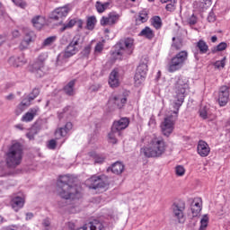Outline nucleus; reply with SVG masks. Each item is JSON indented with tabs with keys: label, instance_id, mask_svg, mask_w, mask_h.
I'll return each mask as SVG.
<instances>
[{
	"label": "nucleus",
	"instance_id": "1",
	"mask_svg": "<svg viewBox=\"0 0 230 230\" xmlns=\"http://www.w3.org/2000/svg\"><path fill=\"white\" fill-rule=\"evenodd\" d=\"M58 188L59 197L65 200H80L82 199L80 187L75 184V178L69 174L59 176Z\"/></svg>",
	"mask_w": 230,
	"mask_h": 230
},
{
	"label": "nucleus",
	"instance_id": "2",
	"mask_svg": "<svg viewBox=\"0 0 230 230\" xmlns=\"http://www.w3.org/2000/svg\"><path fill=\"white\" fill-rule=\"evenodd\" d=\"M140 152L147 158L162 157L166 152V142L163 137H154L150 140L149 146L142 147Z\"/></svg>",
	"mask_w": 230,
	"mask_h": 230
},
{
	"label": "nucleus",
	"instance_id": "3",
	"mask_svg": "<svg viewBox=\"0 0 230 230\" xmlns=\"http://www.w3.org/2000/svg\"><path fill=\"white\" fill-rule=\"evenodd\" d=\"M24 152L21 143L13 144L5 154V164L7 168L15 169L22 163Z\"/></svg>",
	"mask_w": 230,
	"mask_h": 230
},
{
	"label": "nucleus",
	"instance_id": "4",
	"mask_svg": "<svg viewBox=\"0 0 230 230\" xmlns=\"http://www.w3.org/2000/svg\"><path fill=\"white\" fill-rule=\"evenodd\" d=\"M82 36L80 34H76L68 44V46L65 49L64 52H61L56 60V66H64L67 62L68 58L76 55L80 49H78L79 44H82Z\"/></svg>",
	"mask_w": 230,
	"mask_h": 230
},
{
	"label": "nucleus",
	"instance_id": "5",
	"mask_svg": "<svg viewBox=\"0 0 230 230\" xmlns=\"http://www.w3.org/2000/svg\"><path fill=\"white\" fill-rule=\"evenodd\" d=\"M173 91L175 93L176 105L181 107L184 103V98L188 95L190 91V84L184 77H178L174 83Z\"/></svg>",
	"mask_w": 230,
	"mask_h": 230
},
{
	"label": "nucleus",
	"instance_id": "6",
	"mask_svg": "<svg viewBox=\"0 0 230 230\" xmlns=\"http://www.w3.org/2000/svg\"><path fill=\"white\" fill-rule=\"evenodd\" d=\"M186 60H188V51L181 50L176 53L168 63V73H175V71L182 69L184 64H186Z\"/></svg>",
	"mask_w": 230,
	"mask_h": 230
},
{
	"label": "nucleus",
	"instance_id": "7",
	"mask_svg": "<svg viewBox=\"0 0 230 230\" xmlns=\"http://www.w3.org/2000/svg\"><path fill=\"white\" fill-rule=\"evenodd\" d=\"M86 182L90 190H103L110 184L109 176L104 174L92 176Z\"/></svg>",
	"mask_w": 230,
	"mask_h": 230
},
{
	"label": "nucleus",
	"instance_id": "8",
	"mask_svg": "<svg viewBox=\"0 0 230 230\" xmlns=\"http://www.w3.org/2000/svg\"><path fill=\"white\" fill-rule=\"evenodd\" d=\"M178 118V111H173L171 115L164 118V122H162L161 124V128L164 136H166V137H168L172 134V132H173V127Z\"/></svg>",
	"mask_w": 230,
	"mask_h": 230
},
{
	"label": "nucleus",
	"instance_id": "9",
	"mask_svg": "<svg viewBox=\"0 0 230 230\" xmlns=\"http://www.w3.org/2000/svg\"><path fill=\"white\" fill-rule=\"evenodd\" d=\"M172 216L178 219L179 224H184V210L186 209V202L184 200H178L172 206Z\"/></svg>",
	"mask_w": 230,
	"mask_h": 230
},
{
	"label": "nucleus",
	"instance_id": "10",
	"mask_svg": "<svg viewBox=\"0 0 230 230\" xmlns=\"http://www.w3.org/2000/svg\"><path fill=\"white\" fill-rule=\"evenodd\" d=\"M121 15L116 12H111L108 16H102L101 19V26H114L119 22Z\"/></svg>",
	"mask_w": 230,
	"mask_h": 230
},
{
	"label": "nucleus",
	"instance_id": "11",
	"mask_svg": "<svg viewBox=\"0 0 230 230\" xmlns=\"http://www.w3.org/2000/svg\"><path fill=\"white\" fill-rule=\"evenodd\" d=\"M69 12H71V9H69V6L67 5L58 7L50 13L49 19L52 21H60V19L67 17Z\"/></svg>",
	"mask_w": 230,
	"mask_h": 230
},
{
	"label": "nucleus",
	"instance_id": "12",
	"mask_svg": "<svg viewBox=\"0 0 230 230\" xmlns=\"http://www.w3.org/2000/svg\"><path fill=\"white\" fill-rule=\"evenodd\" d=\"M229 91L230 88L227 85H223L219 88L218 103L220 107H226L229 103Z\"/></svg>",
	"mask_w": 230,
	"mask_h": 230
},
{
	"label": "nucleus",
	"instance_id": "13",
	"mask_svg": "<svg viewBox=\"0 0 230 230\" xmlns=\"http://www.w3.org/2000/svg\"><path fill=\"white\" fill-rule=\"evenodd\" d=\"M128 125H130V120L128 119V118L124 117L119 120H115L112 123L111 128L113 129V131L118 133V136H121V130H125V128H127Z\"/></svg>",
	"mask_w": 230,
	"mask_h": 230
},
{
	"label": "nucleus",
	"instance_id": "14",
	"mask_svg": "<svg viewBox=\"0 0 230 230\" xmlns=\"http://www.w3.org/2000/svg\"><path fill=\"white\" fill-rule=\"evenodd\" d=\"M29 70L33 73L37 78H42L44 76V65L35 60L30 66Z\"/></svg>",
	"mask_w": 230,
	"mask_h": 230
},
{
	"label": "nucleus",
	"instance_id": "15",
	"mask_svg": "<svg viewBox=\"0 0 230 230\" xmlns=\"http://www.w3.org/2000/svg\"><path fill=\"white\" fill-rule=\"evenodd\" d=\"M109 103L117 107V109H123L127 104V96L114 95L110 97Z\"/></svg>",
	"mask_w": 230,
	"mask_h": 230
},
{
	"label": "nucleus",
	"instance_id": "16",
	"mask_svg": "<svg viewBox=\"0 0 230 230\" xmlns=\"http://www.w3.org/2000/svg\"><path fill=\"white\" fill-rule=\"evenodd\" d=\"M78 230H105L103 224L98 219H93L88 224H85L83 227L78 228Z\"/></svg>",
	"mask_w": 230,
	"mask_h": 230
},
{
	"label": "nucleus",
	"instance_id": "17",
	"mask_svg": "<svg viewBox=\"0 0 230 230\" xmlns=\"http://www.w3.org/2000/svg\"><path fill=\"white\" fill-rule=\"evenodd\" d=\"M197 150L200 157H208L209 155V152H211V148H209V145H208L204 140L199 141Z\"/></svg>",
	"mask_w": 230,
	"mask_h": 230
},
{
	"label": "nucleus",
	"instance_id": "18",
	"mask_svg": "<svg viewBox=\"0 0 230 230\" xmlns=\"http://www.w3.org/2000/svg\"><path fill=\"white\" fill-rule=\"evenodd\" d=\"M125 171V164L123 163L117 161L107 168V172H111L115 175H121Z\"/></svg>",
	"mask_w": 230,
	"mask_h": 230
},
{
	"label": "nucleus",
	"instance_id": "19",
	"mask_svg": "<svg viewBox=\"0 0 230 230\" xmlns=\"http://www.w3.org/2000/svg\"><path fill=\"white\" fill-rule=\"evenodd\" d=\"M40 111V108L39 106H35L33 108H31L28 112H26L22 118V121H25L26 123H30V121H33L34 118L37 116V112Z\"/></svg>",
	"mask_w": 230,
	"mask_h": 230
},
{
	"label": "nucleus",
	"instance_id": "20",
	"mask_svg": "<svg viewBox=\"0 0 230 230\" xmlns=\"http://www.w3.org/2000/svg\"><path fill=\"white\" fill-rule=\"evenodd\" d=\"M119 73L118 72V70L113 69L111 74H110V77H109V85L110 87H112V89L116 88V87H119Z\"/></svg>",
	"mask_w": 230,
	"mask_h": 230
},
{
	"label": "nucleus",
	"instance_id": "21",
	"mask_svg": "<svg viewBox=\"0 0 230 230\" xmlns=\"http://www.w3.org/2000/svg\"><path fill=\"white\" fill-rule=\"evenodd\" d=\"M26 62V58H24V55H21L19 57H11L8 59L9 66H13V67H21V66H24Z\"/></svg>",
	"mask_w": 230,
	"mask_h": 230
},
{
	"label": "nucleus",
	"instance_id": "22",
	"mask_svg": "<svg viewBox=\"0 0 230 230\" xmlns=\"http://www.w3.org/2000/svg\"><path fill=\"white\" fill-rule=\"evenodd\" d=\"M11 206L14 211H19L22 208H24V198L15 196L11 199Z\"/></svg>",
	"mask_w": 230,
	"mask_h": 230
},
{
	"label": "nucleus",
	"instance_id": "23",
	"mask_svg": "<svg viewBox=\"0 0 230 230\" xmlns=\"http://www.w3.org/2000/svg\"><path fill=\"white\" fill-rule=\"evenodd\" d=\"M41 125H42V121H36L31 130L26 134V137H28V139L30 140L35 139V135H37L38 132L42 129Z\"/></svg>",
	"mask_w": 230,
	"mask_h": 230
},
{
	"label": "nucleus",
	"instance_id": "24",
	"mask_svg": "<svg viewBox=\"0 0 230 230\" xmlns=\"http://www.w3.org/2000/svg\"><path fill=\"white\" fill-rule=\"evenodd\" d=\"M30 105H31V103H30V101L23 98L15 109L14 112L16 116H20V114H22V112H24V111H26V109H28Z\"/></svg>",
	"mask_w": 230,
	"mask_h": 230
},
{
	"label": "nucleus",
	"instance_id": "25",
	"mask_svg": "<svg viewBox=\"0 0 230 230\" xmlns=\"http://www.w3.org/2000/svg\"><path fill=\"white\" fill-rule=\"evenodd\" d=\"M147 71H148V57H145L140 61V64L137 67L136 72L146 75Z\"/></svg>",
	"mask_w": 230,
	"mask_h": 230
},
{
	"label": "nucleus",
	"instance_id": "26",
	"mask_svg": "<svg viewBox=\"0 0 230 230\" xmlns=\"http://www.w3.org/2000/svg\"><path fill=\"white\" fill-rule=\"evenodd\" d=\"M76 80H71L63 88L64 93L66 96H75V84Z\"/></svg>",
	"mask_w": 230,
	"mask_h": 230
},
{
	"label": "nucleus",
	"instance_id": "27",
	"mask_svg": "<svg viewBox=\"0 0 230 230\" xmlns=\"http://www.w3.org/2000/svg\"><path fill=\"white\" fill-rule=\"evenodd\" d=\"M111 4H112V0H108L105 3L97 1L95 3V8H96L98 13H103V12H105V10H108L109 6H111Z\"/></svg>",
	"mask_w": 230,
	"mask_h": 230
},
{
	"label": "nucleus",
	"instance_id": "28",
	"mask_svg": "<svg viewBox=\"0 0 230 230\" xmlns=\"http://www.w3.org/2000/svg\"><path fill=\"white\" fill-rule=\"evenodd\" d=\"M138 37H145L147 40H152L155 37V33L150 27L146 26L139 32Z\"/></svg>",
	"mask_w": 230,
	"mask_h": 230
},
{
	"label": "nucleus",
	"instance_id": "29",
	"mask_svg": "<svg viewBox=\"0 0 230 230\" xmlns=\"http://www.w3.org/2000/svg\"><path fill=\"white\" fill-rule=\"evenodd\" d=\"M73 128V123L66 122L64 128H60L56 131V136H60V137H66L67 136V132Z\"/></svg>",
	"mask_w": 230,
	"mask_h": 230
},
{
	"label": "nucleus",
	"instance_id": "30",
	"mask_svg": "<svg viewBox=\"0 0 230 230\" xmlns=\"http://www.w3.org/2000/svg\"><path fill=\"white\" fill-rule=\"evenodd\" d=\"M196 48H198L200 55H206V53L209 51V46H208V43H206V41L203 40H199L197 42Z\"/></svg>",
	"mask_w": 230,
	"mask_h": 230
},
{
	"label": "nucleus",
	"instance_id": "31",
	"mask_svg": "<svg viewBox=\"0 0 230 230\" xmlns=\"http://www.w3.org/2000/svg\"><path fill=\"white\" fill-rule=\"evenodd\" d=\"M31 22L34 28H37V30H41L42 26H44V18H42L40 15L34 16Z\"/></svg>",
	"mask_w": 230,
	"mask_h": 230
},
{
	"label": "nucleus",
	"instance_id": "32",
	"mask_svg": "<svg viewBox=\"0 0 230 230\" xmlns=\"http://www.w3.org/2000/svg\"><path fill=\"white\" fill-rule=\"evenodd\" d=\"M76 26V18L68 19L67 23H63L62 27L59 29V31L64 32L66 30H71V28Z\"/></svg>",
	"mask_w": 230,
	"mask_h": 230
},
{
	"label": "nucleus",
	"instance_id": "33",
	"mask_svg": "<svg viewBox=\"0 0 230 230\" xmlns=\"http://www.w3.org/2000/svg\"><path fill=\"white\" fill-rule=\"evenodd\" d=\"M145 78H146V75L140 74L139 72L135 73L134 80L137 87H139L145 82Z\"/></svg>",
	"mask_w": 230,
	"mask_h": 230
},
{
	"label": "nucleus",
	"instance_id": "34",
	"mask_svg": "<svg viewBox=\"0 0 230 230\" xmlns=\"http://www.w3.org/2000/svg\"><path fill=\"white\" fill-rule=\"evenodd\" d=\"M39 94H40V90L39 88H34L31 93L24 98L29 102V103H31Z\"/></svg>",
	"mask_w": 230,
	"mask_h": 230
},
{
	"label": "nucleus",
	"instance_id": "35",
	"mask_svg": "<svg viewBox=\"0 0 230 230\" xmlns=\"http://www.w3.org/2000/svg\"><path fill=\"white\" fill-rule=\"evenodd\" d=\"M116 136H118V132L113 131V129L111 128V131L108 134V142L111 145H118V138L116 137Z\"/></svg>",
	"mask_w": 230,
	"mask_h": 230
},
{
	"label": "nucleus",
	"instance_id": "36",
	"mask_svg": "<svg viewBox=\"0 0 230 230\" xmlns=\"http://www.w3.org/2000/svg\"><path fill=\"white\" fill-rule=\"evenodd\" d=\"M171 48L172 49H175L176 51L182 49V40H181V39H176L175 37H173Z\"/></svg>",
	"mask_w": 230,
	"mask_h": 230
},
{
	"label": "nucleus",
	"instance_id": "37",
	"mask_svg": "<svg viewBox=\"0 0 230 230\" xmlns=\"http://www.w3.org/2000/svg\"><path fill=\"white\" fill-rule=\"evenodd\" d=\"M96 26V16H90L86 21V30L93 31Z\"/></svg>",
	"mask_w": 230,
	"mask_h": 230
},
{
	"label": "nucleus",
	"instance_id": "38",
	"mask_svg": "<svg viewBox=\"0 0 230 230\" xmlns=\"http://www.w3.org/2000/svg\"><path fill=\"white\" fill-rule=\"evenodd\" d=\"M152 24L155 30H161L163 28V21L160 16H154L152 18Z\"/></svg>",
	"mask_w": 230,
	"mask_h": 230
},
{
	"label": "nucleus",
	"instance_id": "39",
	"mask_svg": "<svg viewBox=\"0 0 230 230\" xmlns=\"http://www.w3.org/2000/svg\"><path fill=\"white\" fill-rule=\"evenodd\" d=\"M90 156L93 157L94 163L97 164H102L105 162V157L96 155L94 152L90 153Z\"/></svg>",
	"mask_w": 230,
	"mask_h": 230
},
{
	"label": "nucleus",
	"instance_id": "40",
	"mask_svg": "<svg viewBox=\"0 0 230 230\" xmlns=\"http://www.w3.org/2000/svg\"><path fill=\"white\" fill-rule=\"evenodd\" d=\"M36 37L35 32L29 31L25 34L23 40L27 41L29 44H31V42H35Z\"/></svg>",
	"mask_w": 230,
	"mask_h": 230
},
{
	"label": "nucleus",
	"instance_id": "41",
	"mask_svg": "<svg viewBox=\"0 0 230 230\" xmlns=\"http://www.w3.org/2000/svg\"><path fill=\"white\" fill-rule=\"evenodd\" d=\"M226 49H227V43L221 42L217 46H216L212 49V53H214V54L218 53V51H224Z\"/></svg>",
	"mask_w": 230,
	"mask_h": 230
},
{
	"label": "nucleus",
	"instance_id": "42",
	"mask_svg": "<svg viewBox=\"0 0 230 230\" xmlns=\"http://www.w3.org/2000/svg\"><path fill=\"white\" fill-rule=\"evenodd\" d=\"M55 40H57V36H50L44 40L41 46L42 48H46L47 46H51L55 42Z\"/></svg>",
	"mask_w": 230,
	"mask_h": 230
},
{
	"label": "nucleus",
	"instance_id": "43",
	"mask_svg": "<svg viewBox=\"0 0 230 230\" xmlns=\"http://www.w3.org/2000/svg\"><path fill=\"white\" fill-rule=\"evenodd\" d=\"M208 222H209V217L208 215H204L200 220V226L199 230H206V227H208Z\"/></svg>",
	"mask_w": 230,
	"mask_h": 230
},
{
	"label": "nucleus",
	"instance_id": "44",
	"mask_svg": "<svg viewBox=\"0 0 230 230\" xmlns=\"http://www.w3.org/2000/svg\"><path fill=\"white\" fill-rule=\"evenodd\" d=\"M103 48H105V40H102V41L97 42L94 48V52L102 53L103 51Z\"/></svg>",
	"mask_w": 230,
	"mask_h": 230
},
{
	"label": "nucleus",
	"instance_id": "45",
	"mask_svg": "<svg viewBox=\"0 0 230 230\" xmlns=\"http://www.w3.org/2000/svg\"><path fill=\"white\" fill-rule=\"evenodd\" d=\"M125 51V46H123V43L119 42L115 45V55H123Z\"/></svg>",
	"mask_w": 230,
	"mask_h": 230
},
{
	"label": "nucleus",
	"instance_id": "46",
	"mask_svg": "<svg viewBox=\"0 0 230 230\" xmlns=\"http://www.w3.org/2000/svg\"><path fill=\"white\" fill-rule=\"evenodd\" d=\"M124 46H125L126 49H134V39L127 38L124 40Z\"/></svg>",
	"mask_w": 230,
	"mask_h": 230
},
{
	"label": "nucleus",
	"instance_id": "47",
	"mask_svg": "<svg viewBox=\"0 0 230 230\" xmlns=\"http://www.w3.org/2000/svg\"><path fill=\"white\" fill-rule=\"evenodd\" d=\"M48 60V53L44 52L39 55L36 61L40 64H42L43 66H45V62Z\"/></svg>",
	"mask_w": 230,
	"mask_h": 230
},
{
	"label": "nucleus",
	"instance_id": "48",
	"mask_svg": "<svg viewBox=\"0 0 230 230\" xmlns=\"http://www.w3.org/2000/svg\"><path fill=\"white\" fill-rule=\"evenodd\" d=\"M13 3L15 4V6H18V8H22L24 10L26 6H28V3L24 0H12Z\"/></svg>",
	"mask_w": 230,
	"mask_h": 230
},
{
	"label": "nucleus",
	"instance_id": "49",
	"mask_svg": "<svg viewBox=\"0 0 230 230\" xmlns=\"http://www.w3.org/2000/svg\"><path fill=\"white\" fill-rule=\"evenodd\" d=\"M137 20L140 21V22H146V21H148V13H146V11H141Z\"/></svg>",
	"mask_w": 230,
	"mask_h": 230
},
{
	"label": "nucleus",
	"instance_id": "50",
	"mask_svg": "<svg viewBox=\"0 0 230 230\" xmlns=\"http://www.w3.org/2000/svg\"><path fill=\"white\" fill-rule=\"evenodd\" d=\"M83 58H89V55H91V45H87L84 47L83 51L81 52Z\"/></svg>",
	"mask_w": 230,
	"mask_h": 230
},
{
	"label": "nucleus",
	"instance_id": "51",
	"mask_svg": "<svg viewBox=\"0 0 230 230\" xmlns=\"http://www.w3.org/2000/svg\"><path fill=\"white\" fill-rule=\"evenodd\" d=\"M175 173L178 177H182V175L186 173V169H184V166L182 165H178L175 167Z\"/></svg>",
	"mask_w": 230,
	"mask_h": 230
},
{
	"label": "nucleus",
	"instance_id": "52",
	"mask_svg": "<svg viewBox=\"0 0 230 230\" xmlns=\"http://www.w3.org/2000/svg\"><path fill=\"white\" fill-rule=\"evenodd\" d=\"M177 4V0H173L170 4H167L165 6V10L167 12H175V4Z\"/></svg>",
	"mask_w": 230,
	"mask_h": 230
},
{
	"label": "nucleus",
	"instance_id": "53",
	"mask_svg": "<svg viewBox=\"0 0 230 230\" xmlns=\"http://www.w3.org/2000/svg\"><path fill=\"white\" fill-rule=\"evenodd\" d=\"M215 67L217 69H220V67H226V58H224L222 60H217L214 63Z\"/></svg>",
	"mask_w": 230,
	"mask_h": 230
},
{
	"label": "nucleus",
	"instance_id": "54",
	"mask_svg": "<svg viewBox=\"0 0 230 230\" xmlns=\"http://www.w3.org/2000/svg\"><path fill=\"white\" fill-rule=\"evenodd\" d=\"M199 116L202 119H208V108L203 107L199 110Z\"/></svg>",
	"mask_w": 230,
	"mask_h": 230
},
{
	"label": "nucleus",
	"instance_id": "55",
	"mask_svg": "<svg viewBox=\"0 0 230 230\" xmlns=\"http://www.w3.org/2000/svg\"><path fill=\"white\" fill-rule=\"evenodd\" d=\"M198 22V18L197 16H195V14H192L189 20H188V23L190 24V26H195V24Z\"/></svg>",
	"mask_w": 230,
	"mask_h": 230
},
{
	"label": "nucleus",
	"instance_id": "56",
	"mask_svg": "<svg viewBox=\"0 0 230 230\" xmlns=\"http://www.w3.org/2000/svg\"><path fill=\"white\" fill-rule=\"evenodd\" d=\"M200 211H202V208H198L192 207L191 208L192 217L195 218L199 215H200Z\"/></svg>",
	"mask_w": 230,
	"mask_h": 230
},
{
	"label": "nucleus",
	"instance_id": "57",
	"mask_svg": "<svg viewBox=\"0 0 230 230\" xmlns=\"http://www.w3.org/2000/svg\"><path fill=\"white\" fill-rule=\"evenodd\" d=\"M48 148H49V150H55V148H57V140L56 139L49 140Z\"/></svg>",
	"mask_w": 230,
	"mask_h": 230
},
{
	"label": "nucleus",
	"instance_id": "58",
	"mask_svg": "<svg viewBox=\"0 0 230 230\" xmlns=\"http://www.w3.org/2000/svg\"><path fill=\"white\" fill-rule=\"evenodd\" d=\"M29 46H30V43L22 40V42L20 43L19 48L21 51H23V49H28Z\"/></svg>",
	"mask_w": 230,
	"mask_h": 230
},
{
	"label": "nucleus",
	"instance_id": "59",
	"mask_svg": "<svg viewBox=\"0 0 230 230\" xmlns=\"http://www.w3.org/2000/svg\"><path fill=\"white\" fill-rule=\"evenodd\" d=\"M148 127H155V117L152 116L148 121Z\"/></svg>",
	"mask_w": 230,
	"mask_h": 230
},
{
	"label": "nucleus",
	"instance_id": "60",
	"mask_svg": "<svg viewBox=\"0 0 230 230\" xmlns=\"http://www.w3.org/2000/svg\"><path fill=\"white\" fill-rule=\"evenodd\" d=\"M76 26L79 28V30H82L84 28V21L76 18Z\"/></svg>",
	"mask_w": 230,
	"mask_h": 230
},
{
	"label": "nucleus",
	"instance_id": "61",
	"mask_svg": "<svg viewBox=\"0 0 230 230\" xmlns=\"http://www.w3.org/2000/svg\"><path fill=\"white\" fill-rule=\"evenodd\" d=\"M42 226L44 227H49V226H51V223L49 222V219H44L43 222H42Z\"/></svg>",
	"mask_w": 230,
	"mask_h": 230
},
{
	"label": "nucleus",
	"instance_id": "62",
	"mask_svg": "<svg viewBox=\"0 0 230 230\" xmlns=\"http://www.w3.org/2000/svg\"><path fill=\"white\" fill-rule=\"evenodd\" d=\"M99 89H100V86H96V85H93V86L90 87V91L92 93H96V92L99 91Z\"/></svg>",
	"mask_w": 230,
	"mask_h": 230
},
{
	"label": "nucleus",
	"instance_id": "63",
	"mask_svg": "<svg viewBox=\"0 0 230 230\" xmlns=\"http://www.w3.org/2000/svg\"><path fill=\"white\" fill-rule=\"evenodd\" d=\"M208 22H215V21H216L215 15H213L212 13H210V14L208 16Z\"/></svg>",
	"mask_w": 230,
	"mask_h": 230
},
{
	"label": "nucleus",
	"instance_id": "64",
	"mask_svg": "<svg viewBox=\"0 0 230 230\" xmlns=\"http://www.w3.org/2000/svg\"><path fill=\"white\" fill-rule=\"evenodd\" d=\"M31 218H33V213L28 212L26 214V220H31Z\"/></svg>",
	"mask_w": 230,
	"mask_h": 230
}]
</instances>
